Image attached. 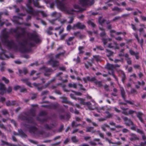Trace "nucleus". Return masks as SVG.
Listing matches in <instances>:
<instances>
[{"label":"nucleus","instance_id":"obj_17","mask_svg":"<svg viewBox=\"0 0 146 146\" xmlns=\"http://www.w3.org/2000/svg\"><path fill=\"white\" fill-rule=\"evenodd\" d=\"M114 45H116L115 43H114V44L111 45L110 44H109L108 45V47L110 48H112L115 47Z\"/></svg>","mask_w":146,"mask_h":146},{"label":"nucleus","instance_id":"obj_41","mask_svg":"<svg viewBox=\"0 0 146 146\" xmlns=\"http://www.w3.org/2000/svg\"><path fill=\"white\" fill-rule=\"evenodd\" d=\"M107 135L109 136H110L111 135V133H110L109 132L107 133Z\"/></svg>","mask_w":146,"mask_h":146},{"label":"nucleus","instance_id":"obj_30","mask_svg":"<svg viewBox=\"0 0 146 146\" xmlns=\"http://www.w3.org/2000/svg\"><path fill=\"white\" fill-rule=\"evenodd\" d=\"M132 29L134 30H135V26L133 25H132Z\"/></svg>","mask_w":146,"mask_h":146},{"label":"nucleus","instance_id":"obj_36","mask_svg":"<svg viewBox=\"0 0 146 146\" xmlns=\"http://www.w3.org/2000/svg\"><path fill=\"white\" fill-rule=\"evenodd\" d=\"M107 114H108V117H110L111 116V115L110 114H109L108 113H107Z\"/></svg>","mask_w":146,"mask_h":146},{"label":"nucleus","instance_id":"obj_2","mask_svg":"<svg viewBox=\"0 0 146 146\" xmlns=\"http://www.w3.org/2000/svg\"><path fill=\"white\" fill-rule=\"evenodd\" d=\"M135 112L134 111L132 110H129L128 109L124 110L123 111V113L126 115L134 113Z\"/></svg>","mask_w":146,"mask_h":146},{"label":"nucleus","instance_id":"obj_39","mask_svg":"<svg viewBox=\"0 0 146 146\" xmlns=\"http://www.w3.org/2000/svg\"><path fill=\"white\" fill-rule=\"evenodd\" d=\"M102 19H99V22L101 24H102V22L101 21V20H102Z\"/></svg>","mask_w":146,"mask_h":146},{"label":"nucleus","instance_id":"obj_11","mask_svg":"<svg viewBox=\"0 0 146 146\" xmlns=\"http://www.w3.org/2000/svg\"><path fill=\"white\" fill-rule=\"evenodd\" d=\"M88 23L89 24L91 25L92 27H94L95 26V25L94 23L91 21H88Z\"/></svg>","mask_w":146,"mask_h":146},{"label":"nucleus","instance_id":"obj_10","mask_svg":"<svg viewBox=\"0 0 146 146\" xmlns=\"http://www.w3.org/2000/svg\"><path fill=\"white\" fill-rule=\"evenodd\" d=\"M2 80L4 81L5 83H8L9 82V80L6 79L5 77H3L2 78Z\"/></svg>","mask_w":146,"mask_h":146},{"label":"nucleus","instance_id":"obj_8","mask_svg":"<svg viewBox=\"0 0 146 146\" xmlns=\"http://www.w3.org/2000/svg\"><path fill=\"white\" fill-rule=\"evenodd\" d=\"M137 131L138 133H141V134H142L143 135H142V138L144 140H145L146 139V137L143 135V131H141V130H140L139 129H137Z\"/></svg>","mask_w":146,"mask_h":146},{"label":"nucleus","instance_id":"obj_31","mask_svg":"<svg viewBox=\"0 0 146 146\" xmlns=\"http://www.w3.org/2000/svg\"><path fill=\"white\" fill-rule=\"evenodd\" d=\"M35 73V71H32V72H31V75H32L34 73Z\"/></svg>","mask_w":146,"mask_h":146},{"label":"nucleus","instance_id":"obj_15","mask_svg":"<svg viewBox=\"0 0 146 146\" xmlns=\"http://www.w3.org/2000/svg\"><path fill=\"white\" fill-rule=\"evenodd\" d=\"M83 47L82 46H80L79 47V49L80 50L79 53H82L83 52L81 51V50L83 49Z\"/></svg>","mask_w":146,"mask_h":146},{"label":"nucleus","instance_id":"obj_14","mask_svg":"<svg viewBox=\"0 0 146 146\" xmlns=\"http://www.w3.org/2000/svg\"><path fill=\"white\" fill-rule=\"evenodd\" d=\"M20 88V87L19 86H15L14 87V89L15 90H17Z\"/></svg>","mask_w":146,"mask_h":146},{"label":"nucleus","instance_id":"obj_3","mask_svg":"<svg viewBox=\"0 0 146 146\" xmlns=\"http://www.w3.org/2000/svg\"><path fill=\"white\" fill-rule=\"evenodd\" d=\"M124 120L125 121V123L127 125L129 126L133 125V122L129 119H128L127 118L124 117Z\"/></svg>","mask_w":146,"mask_h":146},{"label":"nucleus","instance_id":"obj_27","mask_svg":"<svg viewBox=\"0 0 146 146\" xmlns=\"http://www.w3.org/2000/svg\"><path fill=\"white\" fill-rule=\"evenodd\" d=\"M69 141V140L68 139H66L64 142V143L66 144Z\"/></svg>","mask_w":146,"mask_h":146},{"label":"nucleus","instance_id":"obj_50","mask_svg":"<svg viewBox=\"0 0 146 146\" xmlns=\"http://www.w3.org/2000/svg\"><path fill=\"white\" fill-rule=\"evenodd\" d=\"M63 31V29H62V30L59 33L60 34V33H62Z\"/></svg>","mask_w":146,"mask_h":146},{"label":"nucleus","instance_id":"obj_18","mask_svg":"<svg viewBox=\"0 0 146 146\" xmlns=\"http://www.w3.org/2000/svg\"><path fill=\"white\" fill-rule=\"evenodd\" d=\"M129 52H130V53L132 55H135V53L134 52H133V51H132V50H130L129 51Z\"/></svg>","mask_w":146,"mask_h":146},{"label":"nucleus","instance_id":"obj_62","mask_svg":"<svg viewBox=\"0 0 146 146\" xmlns=\"http://www.w3.org/2000/svg\"><path fill=\"white\" fill-rule=\"evenodd\" d=\"M77 131L76 130H75L73 132V133H75V132H76Z\"/></svg>","mask_w":146,"mask_h":146},{"label":"nucleus","instance_id":"obj_5","mask_svg":"<svg viewBox=\"0 0 146 146\" xmlns=\"http://www.w3.org/2000/svg\"><path fill=\"white\" fill-rule=\"evenodd\" d=\"M143 115V114L141 112H139L137 113V117H138L140 120L142 122H143V120L141 118V117Z\"/></svg>","mask_w":146,"mask_h":146},{"label":"nucleus","instance_id":"obj_34","mask_svg":"<svg viewBox=\"0 0 146 146\" xmlns=\"http://www.w3.org/2000/svg\"><path fill=\"white\" fill-rule=\"evenodd\" d=\"M65 68L64 67H62L60 68V70H65Z\"/></svg>","mask_w":146,"mask_h":146},{"label":"nucleus","instance_id":"obj_16","mask_svg":"<svg viewBox=\"0 0 146 146\" xmlns=\"http://www.w3.org/2000/svg\"><path fill=\"white\" fill-rule=\"evenodd\" d=\"M141 18L142 20L143 21H146V17H144L143 16H141Z\"/></svg>","mask_w":146,"mask_h":146},{"label":"nucleus","instance_id":"obj_13","mask_svg":"<svg viewBox=\"0 0 146 146\" xmlns=\"http://www.w3.org/2000/svg\"><path fill=\"white\" fill-rule=\"evenodd\" d=\"M93 129V128L92 127H89L87 129V131L89 132H91L92 131V130Z\"/></svg>","mask_w":146,"mask_h":146},{"label":"nucleus","instance_id":"obj_6","mask_svg":"<svg viewBox=\"0 0 146 146\" xmlns=\"http://www.w3.org/2000/svg\"><path fill=\"white\" fill-rule=\"evenodd\" d=\"M76 26L79 28L81 29H83L85 27V26L84 25L79 23H77L76 25Z\"/></svg>","mask_w":146,"mask_h":146},{"label":"nucleus","instance_id":"obj_44","mask_svg":"<svg viewBox=\"0 0 146 146\" xmlns=\"http://www.w3.org/2000/svg\"><path fill=\"white\" fill-rule=\"evenodd\" d=\"M128 70H129V72H131V70H132V68H129Z\"/></svg>","mask_w":146,"mask_h":146},{"label":"nucleus","instance_id":"obj_38","mask_svg":"<svg viewBox=\"0 0 146 146\" xmlns=\"http://www.w3.org/2000/svg\"><path fill=\"white\" fill-rule=\"evenodd\" d=\"M100 136L101 137H103V135L102 134V133H100Z\"/></svg>","mask_w":146,"mask_h":146},{"label":"nucleus","instance_id":"obj_7","mask_svg":"<svg viewBox=\"0 0 146 146\" xmlns=\"http://www.w3.org/2000/svg\"><path fill=\"white\" fill-rule=\"evenodd\" d=\"M43 70L45 71L46 72H48V73H44V75L45 76H48L50 75V72L51 71V70L50 69H46L45 68H44Z\"/></svg>","mask_w":146,"mask_h":146},{"label":"nucleus","instance_id":"obj_46","mask_svg":"<svg viewBox=\"0 0 146 146\" xmlns=\"http://www.w3.org/2000/svg\"><path fill=\"white\" fill-rule=\"evenodd\" d=\"M15 62L16 63H17V64H19L20 63V62L19 61H15Z\"/></svg>","mask_w":146,"mask_h":146},{"label":"nucleus","instance_id":"obj_54","mask_svg":"<svg viewBox=\"0 0 146 146\" xmlns=\"http://www.w3.org/2000/svg\"><path fill=\"white\" fill-rule=\"evenodd\" d=\"M66 35H63L62 36H61V38H62H62H62V36H63V37H64L65 36H66Z\"/></svg>","mask_w":146,"mask_h":146},{"label":"nucleus","instance_id":"obj_23","mask_svg":"<svg viewBox=\"0 0 146 146\" xmlns=\"http://www.w3.org/2000/svg\"><path fill=\"white\" fill-rule=\"evenodd\" d=\"M3 113L5 115L7 113V111L6 110H4L2 111Z\"/></svg>","mask_w":146,"mask_h":146},{"label":"nucleus","instance_id":"obj_1","mask_svg":"<svg viewBox=\"0 0 146 146\" xmlns=\"http://www.w3.org/2000/svg\"><path fill=\"white\" fill-rule=\"evenodd\" d=\"M5 92V89L3 84L0 83V94H3Z\"/></svg>","mask_w":146,"mask_h":146},{"label":"nucleus","instance_id":"obj_25","mask_svg":"<svg viewBox=\"0 0 146 146\" xmlns=\"http://www.w3.org/2000/svg\"><path fill=\"white\" fill-rule=\"evenodd\" d=\"M123 132L125 133L128 131V130L126 129H124L123 130Z\"/></svg>","mask_w":146,"mask_h":146},{"label":"nucleus","instance_id":"obj_21","mask_svg":"<svg viewBox=\"0 0 146 146\" xmlns=\"http://www.w3.org/2000/svg\"><path fill=\"white\" fill-rule=\"evenodd\" d=\"M127 61L129 64H130L131 63V61L129 59H127Z\"/></svg>","mask_w":146,"mask_h":146},{"label":"nucleus","instance_id":"obj_56","mask_svg":"<svg viewBox=\"0 0 146 146\" xmlns=\"http://www.w3.org/2000/svg\"><path fill=\"white\" fill-rule=\"evenodd\" d=\"M73 19L72 18H71V21L70 22V23H71L72 21H73Z\"/></svg>","mask_w":146,"mask_h":146},{"label":"nucleus","instance_id":"obj_63","mask_svg":"<svg viewBox=\"0 0 146 146\" xmlns=\"http://www.w3.org/2000/svg\"><path fill=\"white\" fill-rule=\"evenodd\" d=\"M125 56L126 57H127V56H128V55L127 54H126L125 55Z\"/></svg>","mask_w":146,"mask_h":146},{"label":"nucleus","instance_id":"obj_32","mask_svg":"<svg viewBox=\"0 0 146 146\" xmlns=\"http://www.w3.org/2000/svg\"><path fill=\"white\" fill-rule=\"evenodd\" d=\"M73 38V37H70V38H69V39H68V40L70 41L72 40Z\"/></svg>","mask_w":146,"mask_h":146},{"label":"nucleus","instance_id":"obj_64","mask_svg":"<svg viewBox=\"0 0 146 146\" xmlns=\"http://www.w3.org/2000/svg\"><path fill=\"white\" fill-rule=\"evenodd\" d=\"M71 77L73 79L74 78V77L73 76H71Z\"/></svg>","mask_w":146,"mask_h":146},{"label":"nucleus","instance_id":"obj_29","mask_svg":"<svg viewBox=\"0 0 146 146\" xmlns=\"http://www.w3.org/2000/svg\"><path fill=\"white\" fill-rule=\"evenodd\" d=\"M108 41V40H103V42L104 44H105Z\"/></svg>","mask_w":146,"mask_h":146},{"label":"nucleus","instance_id":"obj_52","mask_svg":"<svg viewBox=\"0 0 146 146\" xmlns=\"http://www.w3.org/2000/svg\"><path fill=\"white\" fill-rule=\"evenodd\" d=\"M86 104L87 105H88V106H89L90 105V103L89 102V103H86Z\"/></svg>","mask_w":146,"mask_h":146},{"label":"nucleus","instance_id":"obj_51","mask_svg":"<svg viewBox=\"0 0 146 146\" xmlns=\"http://www.w3.org/2000/svg\"><path fill=\"white\" fill-rule=\"evenodd\" d=\"M82 146H88V145L87 144H83L82 145Z\"/></svg>","mask_w":146,"mask_h":146},{"label":"nucleus","instance_id":"obj_49","mask_svg":"<svg viewBox=\"0 0 146 146\" xmlns=\"http://www.w3.org/2000/svg\"><path fill=\"white\" fill-rule=\"evenodd\" d=\"M8 71L9 72H12V71L10 69L8 70Z\"/></svg>","mask_w":146,"mask_h":146},{"label":"nucleus","instance_id":"obj_24","mask_svg":"<svg viewBox=\"0 0 146 146\" xmlns=\"http://www.w3.org/2000/svg\"><path fill=\"white\" fill-rule=\"evenodd\" d=\"M12 90V88L11 87H9L8 90V92H10Z\"/></svg>","mask_w":146,"mask_h":146},{"label":"nucleus","instance_id":"obj_9","mask_svg":"<svg viewBox=\"0 0 146 146\" xmlns=\"http://www.w3.org/2000/svg\"><path fill=\"white\" fill-rule=\"evenodd\" d=\"M68 86L70 87H72L74 88H76V84H69Z\"/></svg>","mask_w":146,"mask_h":146},{"label":"nucleus","instance_id":"obj_22","mask_svg":"<svg viewBox=\"0 0 146 146\" xmlns=\"http://www.w3.org/2000/svg\"><path fill=\"white\" fill-rule=\"evenodd\" d=\"M121 91L122 96L123 98H124V92L122 90H121Z\"/></svg>","mask_w":146,"mask_h":146},{"label":"nucleus","instance_id":"obj_33","mask_svg":"<svg viewBox=\"0 0 146 146\" xmlns=\"http://www.w3.org/2000/svg\"><path fill=\"white\" fill-rule=\"evenodd\" d=\"M5 100V99L4 98H2L1 99V101L2 102H3Z\"/></svg>","mask_w":146,"mask_h":146},{"label":"nucleus","instance_id":"obj_26","mask_svg":"<svg viewBox=\"0 0 146 146\" xmlns=\"http://www.w3.org/2000/svg\"><path fill=\"white\" fill-rule=\"evenodd\" d=\"M131 129L133 130H135L136 129V127L135 126H133L131 128Z\"/></svg>","mask_w":146,"mask_h":146},{"label":"nucleus","instance_id":"obj_4","mask_svg":"<svg viewBox=\"0 0 146 146\" xmlns=\"http://www.w3.org/2000/svg\"><path fill=\"white\" fill-rule=\"evenodd\" d=\"M50 64L53 67H55L58 66L59 64L58 62L54 61L52 60H50L49 62Z\"/></svg>","mask_w":146,"mask_h":146},{"label":"nucleus","instance_id":"obj_55","mask_svg":"<svg viewBox=\"0 0 146 146\" xmlns=\"http://www.w3.org/2000/svg\"><path fill=\"white\" fill-rule=\"evenodd\" d=\"M139 76L140 77H141L142 76V74L141 73H140L139 74Z\"/></svg>","mask_w":146,"mask_h":146},{"label":"nucleus","instance_id":"obj_35","mask_svg":"<svg viewBox=\"0 0 146 146\" xmlns=\"http://www.w3.org/2000/svg\"><path fill=\"white\" fill-rule=\"evenodd\" d=\"M27 84L29 86H31V83L30 82H27Z\"/></svg>","mask_w":146,"mask_h":146},{"label":"nucleus","instance_id":"obj_58","mask_svg":"<svg viewBox=\"0 0 146 146\" xmlns=\"http://www.w3.org/2000/svg\"><path fill=\"white\" fill-rule=\"evenodd\" d=\"M87 120L88 121H90V120L88 119H87Z\"/></svg>","mask_w":146,"mask_h":146},{"label":"nucleus","instance_id":"obj_40","mask_svg":"<svg viewBox=\"0 0 146 146\" xmlns=\"http://www.w3.org/2000/svg\"><path fill=\"white\" fill-rule=\"evenodd\" d=\"M4 67H2L1 68V71H3L4 70Z\"/></svg>","mask_w":146,"mask_h":146},{"label":"nucleus","instance_id":"obj_53","mask_svg":"<svg viewBox=\"0 0 146 146\" xmlns=\"http://www.w3.org/2000/svg\"><path fill=\"white\" fill-rule=\"evenodd\" d=\"M121 38L120 37H119L117 38V39L119 40H121Z\"/></svg>","mask_w":146,"mask_h":146},{"label":"nucleus","instance_id":"obj_57","mask_svg":"<svg viewBox=\"0 0 146 146\" xmlns=\"http://www.w3.org/2000/svg\"><path fill=\"white\" fill-rule=\"evenodd\" d=\"M125 5V3H122V5Z\"/></svg>","mask_w":146,"mask_h":146},{"label":"nucleus","instance_id":"obj_42","mask_svg":"<svg viewBox=\"0 0 146 146\" xmlns=\"http://www.w3.org/2000/svg\"><path fill=\"white\" fill-rule=\"evenodd\" d=\"M74 123H75V122H72V125L73 126H74Z\"/></svg>","mask_w":146,"mask_h":146},{"label":"nucleus","instance_id":"obj_60","mask_svg":"<svg viewBox=\"0 0 146 146\" xmlns=\"http://www.w3.org/2000/svg\"><path fill=\"white\" fill-rule=\"evenodd\" d=\"M78 95H81V94L80 93H78Z\"/></svg>","mask_w":146,"mask_h":146},{"label":"nucleus","instance_id":"obj_28","mask_svg":"<svg viewBox=\"0 0 146 146\" xmlns=\"http://www.w3.org/2000/svg\"><path fill=\"white\" fill-rule=\"evenodd\" d=\"M112 32L113 33H114L115 34H117V35H118V34H121V33H115V31H111V32Z\"/></svg>","mask_w":146,"mask_h":146},{"label":"nucleus","instance_id":"obj_12","mask_svg":"<svg viewBox=\"0 0 146 146\" xmlns=\"http://www.w3.org/2000/svg\"><path fill=\"white\" fill-rule=\"evenodd\" d=\"M135 37L137 39V40H138V41L139 42H140L141 44H142L143 42V40L142 39H141L140 40V41H139V39L138 38V37H137V35H136L135 36Z\"/></svg>","mask_w":146,"mask_h":146},{"label":"nucleus","instance_id":"obj_43","mask_svg":"<svg viewBox=\"0 0 146 146\" xmlns=\"http://www.w3.org/2000/svg\"><path fill=\"white\" fill-rule=\"evenodd\" d=\"M135 21L136 22H138V19H137V18H135Z\"/></svg>","mask_w":146,"mask_h":146},{"label":"nucleus","instance_id":"obj_37","mask_svg":"<svg viewBox=\"0 0 146 146\" xmlns=\"http://www.w3.org/2000/svg\"><path fill=\"white\" fill-rule=\"evenodd\" d=\"M110 124L111 125H115V124L113 122H111L110 123Z\"/></svg>","mask_w":146,"mask_h":146},{"label":"nucleus","instance_id":"obj_48","mask_svg":"<svg viewBox=\"0 0 146 146\" xmlns=\"http://www.w3.org/2000/svg\"><path fill=\"white\" fill-rule=\"evenodd\" d=\"M94 38H91L90 39V40L91 41H92L94 40Z\"/></svg>","mask_w":146,"mask_h":146},{"label":"nucleus","instance_id":"obj_61","mask_svg":"<svg viewBox=\"0 0 146 146\" xmlns=\"http://www.w3.org/2000/svg\"><path fill=\"white\" fill-rule=\"evenodd\" d=\"M121 139L123 140H124L125 139L124 138H121Z\"/></svg>","mask_w":146,"mask_h":146},{"label":"nucleus","instance_id":"obj_47","mask_svg":"<svg viewBox=\"0 0 146 146\" xmlns=\"http://www.w3.org/2000/svg\"><path fill=\"white\" fill-rule=\"evenodd\" d=\"M137 12H134L133 13V14H134V15H136V14H137Z\"/></svg>","mask_w":146,"mask_h":146},{"label":"nucleus","instance_id":"obj_59","mask_svg":"<svg viewBox=\"0 0 146 146\" xmlns=\"http://www.w3.org/2000/svg\"><path fill=\"white\" fill-rule=\"evenodd\" d=\"M93 125H95V126H96V124L95 123H93Z\"/></svg>","mask_w":146,"mask_h":146},{"label":"nucleus","instance_id":"obj_20","mask_svg":"<svg viewBox=\"0 0 146 146\" xmlns=\"http://www.w3.org/2000/svg\"><path fill=\"white\" fill-rule=\"evenodd\" d=\"M72 140L74 142H75L76 141V137H73L72 138Z\"/></svg>","mask_w":146,"mask_h":146},{"label":"nucleus","instance_id":"obj_45","mask_svg":"<svg viewBox=\"0 0 146 146\" xmlns=\"http://www.w3.org/2000/svg\"><path fill=\"white\" fill-rule=\"evenodd\" d=\"M115 111L117 112H119V110H118L116 108H115Z\"/></svg>","mask_w":146,"mask_h":146},{"label":"nucleus","instance_id":"obj_19","mask_svg":"<svg viewBox=\"0 0 146 146\" xmlns=\"http://www.w3.org/2000/svg\"><path fill=\"white\" fill-rule=\"evenodd\" d=\"M71 29V27L70 25H68L67 27V30L68 31L70 30Z\"/></svg>","mask_w":146,"mask_h":146}]
</instances>
